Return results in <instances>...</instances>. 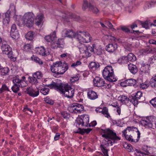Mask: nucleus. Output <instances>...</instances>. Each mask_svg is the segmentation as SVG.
Instances as JSON below:
<instances>
[{
	"mask_svg": "<svg viewBox=\"0 0 156 156\" xmlns=\"http://www.w3.org/2000/svg\"><path fill=\"white\" fill-rule=\"evenodd\" d=\"M102 114H103L105 117L109 118L110 117L109 114L108 112V109L106 107H104L103 108V111Z\"/></svg>",
	"mask_w": 156,
	"mask_h": 156,
	"instance_id": "4c0bfd02",
	"label": "nucleus"
},
{
	"mask_svg": "<svg viewBox=\"0 0 156 156\" xmlns=\"http://www.w3.org/2000/svg\"><path fill=\"white\" fill-rule=\"evenodd\" d=\"M126 60L128 61L134 62L136 60V58L134 55L133 53H130L127 56H126Z\"/></svg>",
	"mask_w": 156,
	"mask_h": 156,
	"instance_id": "473e14b6",
	"label": "nucleus"
},
{
	"mask_svg": "<svg viewBox=\"0 0 156 156\" xmlns=\"http://www.w3.org/2000/svg\"><path fill=\"white\" fill-rule=\"evenodd\" d=\"M58 48H62L64 47V40L63 39H58L56 42Z\"/></svg>",
	"mask_w": 156,
	"mask_h": 156,
	"instance_id": "c03bdc74",
	"label": "nucleus"
},
{
	"mask_svg": "<svg viewBox=\"0 0 156 156\" xmlns=\"http://www.w3.org/2000/svg\"><path fill=\"white\" fill-rule=\"evenodd\" d=\"M63 36L64 37H68L69 38H76L77 33L76 34L72 30H64L62 32Z\"/></svg>",
	"mask_w": 156,
	"mask_h": 156,
	"instance_id": "4468645a",
	"label": "nucleus"
},
{
	"mask_svg": "<svg viewBox=\"0 0 156 156\" xmlns=\"http://www.w3.org/2000/svg\"><path fill=\"white\" fill-rule=\"evenodd\" d=\"M140 70L142 72L145 74H149V66L148 65L142 66Z\"/></svg>",
	"mask_w": 156,
	"mask_h": 156,
	"instance_id": "e433bc0d",
	"label": "nucleus"
},
{
	"mask_svg": "<svg viewBox=\"0 0 156 156\" xmlns=\"http://www.w3.org/2000/svg\"><path fill=\"white\" fill-rule=\"evenodd\" d=\"M62 115L65 119H68L70 116L69 114L66 112H63L61 113Z\"/></svg>",
	"mask_w": 156,
	"mask_h": 156,
	"instance_id": "6e6d98bb",
	"label": "nucleus"
},
{
	"mask_svg": "<svg viewBox=\"0 0 156 156\" xmlns=\"http://www.w3.org/2000/svg\"><path fill=\"white\" fill-rule=\"evenodd\" d=\"M10 16L9 15H7V14L5 13L2 20V23L4 25L7 26L9 23L10 22Z\"/></svg>",
	"mask_w": 156,
	"mask_h": 156,
	"instance_id": "7c9ffc66",
	"label": "nucleus"
},
{
	"mask_svg": "<svg viewBox=\"0 0 156 156\" xmlns=\"http://www.w3.org/2000/svg\"><path fill=\"white\" fill-rule=\"evenodd\" d=\"M35 52L42 56H46L49 55L51 52L50 49L48 48L45 49L43 47H37L35 48Z\"/></svg>",
	"mask_w": 156,
	"mask_h": 156,
	"instance_id": "9b49d317",
	"label": "nucleus"
},
{
	"mask_svg": "<svg viewBox=\"0 0 156 156\" xmlns=\"http://www.w3.org/2000/svg\"><path fill=\"white\" fill-rule=\"evenodd\" d=\"M95 44H93L92 46H87V53L91 54L92 52H94L98 54H100L101 53L100 50H98L96 48H95Z\"/></svg>",
	"mask_w": 156,
	"mask_h": 156,
	"instance_id": "4be33fe9",
	"label": "nucleus"
},
{
	"mask_svg": "<svg viewBox=\"0 0 156 156\" xmlns=\"http://www.w3.org/2000/svg\"><path fill=\"white\" fill-rule=\"evenodd\" d=\"M81 62L80 61H77L76 62L73 63L71 66L73 67H75L81 64Z\"/></svg>",
	"mask_w": 156,
	"mask_h": 156,
	"instance_id": "13d9d810",
	"label": "nucleus"
},
{
	"mask_svg": "<svg viewBox=\"0 0 156 156\" xmlns=\"http://www.w3.org/2000/svg\"><path fill=\"white\" fill-rule=\"evenodd\" d=\"M25 92L30 96L34 97L37 96L39 94V90H35L30 87L26 88Z\"/></svg>",
	"mask_w": 156,
	"mask_h": 156,
	"instance_id": "dca6fc26",
	"label": "nucleus"
},
{
	"mask_svg": "<svg viewBox=\"0 0 156 156\" xmlns=\"http://www.w3.org/2000/svg\"><path fill=\"white\" fill-rule=\"evenodd\" d=\"M104 38L110 41V42H113L115 41L116 38L110 35H106L104 36Z\"/></svg>",
	"mask_w": 156,
	"mask_h": 156,
	"instance_id": "37998d69",
	"label": "nucleus"
},
{
	"mask_svg": "<svg viewBox=\"0 0 156 156\" xmlns=\"http://www.w3.org/2000/svg\"><path fill=\"white\" fill-rule=\"evenodd\" d=\"M128 67L131 73L133 74H135L137 72V67L135 65L130 64L128 65Z\"/></svg>",
	"mask_w": 156,
	"mask_h": 156,
	"instance_id": "c85d7f7f",
	"label": "nucleus"
},
{
	"mask_svg": "<svg viewBox=\"0 0 156 156\" xmlns=\"http://www.w3.org/2000/svg\"><path fill=\"white\" fill-rule=\"evenodd\" d=\"M59 83L52 81L50 84H46L45 86L50 89H54L58 91Z\"/></svg>",
	"mask_w": 156,
	"mask_h": 156,
	"instance_id": "a878e982",
	"label": "nucleus"
},
{
	"mask_svg": "<svg viewBox=\"0 0 156 156\" xmlns=\"http://www.w3.org/2000/svg\"><path fill=\"white\" fill-rule=\"evenodd\" d=\"M33 76L37 79H40L42 76V74L40 72H37L33 74Z\"/></svg>",
	"mask_w": 156,
	"mask_h": 156,
	"instance_id": "09e8293b",
	"label": "nucleus"
},
{
	"mask_svg": "<svg viewBox=\"0 0 156 156\" xmlns=\"http://www.w3.org/2000/svg\"><path fill=\"white\" fill-rule=\"evenodd\" d=\"M76 126H78L79 127H81L83 126H84L83 122L80 116V117L77 118L76 120Z\"/></svg>",
	"mask_w": 156,
	"mask_h": 156,
	"instance_id": "a19ab883",
	"label": "nucleus"
},
{
	"mask_svg": "<svg viewBox=\"0 0 156 156\" xmlns=\"http://www.w3.org/2000/svg\"><path fill=\"white\" fill-rule=\"evenodd\" d=\"M25 79V76H23L20 79L17 76L13 78L12 81L14 85L23 87L26 86Z\"/></svg>",
	"mask_w": 156,
	"mask_h": 156,
	"instance_id": "9d476101",
	"label": "nucleus"
},
{
	"mask_svg": "<svg viewBox=\"0 0 156 156\" xmlns=\"http://www.w3.org/2000/svg\"><path fill=\"white\" fill-rule=\"evenodd\" d=\"M44 18V15L43 13H41L38 14L35 19V24L37 26L42 25Z\"/></svg>",
	"mask_w": 156,
	"mask_h": 156,
	"instance_id": "f3484780",
	"label": "nucleus"
},
{
	"mask_svg": "<svg viewBox=\"0 0 156 156\" xmlns=\"http://www.w3.org/2000/svg\"><path fill=\"white\" fill-rule=\"evenodd\" d=\"M69 86L67 83H59L58 91L64 94Z\"/></svg>",
	"mask_w": 156,
	"mask_h": 156,
	"instance_id": "412c9836",
	"label": "nucleus"
},
{
	"mask_svg": "<svg viewBox=\"0 0 156 156\" xmlns=\"http://www.w3.org/2000/svg\"><path fill=\"white\" fill-rule=\"evenodd\" d=\"M150 103L154 107L156 108V97L151 100Z\"/></svg>",
	"mask_w": 156,
	"mask_h": 156,
	"instance_id": "338daca9",
	"label": "nucleus"
},
{
	"mask_svg": "<svg viewBox=\"0 0 156 156\" xmlns=\"http://www.w3.org/2000/svg\"><path fill=\"white\" fill-rule=\"evenodd\" d=\"M121 28L122 30L126 33H128L130 32L129 29L127 27L125 26H122Z\"/></svg>",
	"mask_w": 156,
	"mask_h": 156,
	"instance_id": "69168bd1",
	"label": "nucleus"
},
{
	"mask_svg": "<svg viewBox=\"0 0 156 156\" xmlns=\"http://www.w3.org/2000/svg\"><path fill=\"white\" fill-rule=\"evenodd\" d=\"M105 24L107 25L110 28L112 29V31L115 30V29L113 28V25L110 22L106 21Z\"/></svg>",
	"mask_w": 156,
	"mask_h": 156,
	"instance_id": "052dcab7",
	"label": "nucleus"
},
{
	"mask_svg": "<svg viewBox=\"0 0 156 156\" xmlns=\"http://www.w3.org/2000/svg\"><path fill=\"white\" fill-rule=\"evenodd\" d=\"M102 75L105 80L109 82H112L117 80L115 77L113 69L111 66H107L104 68L103 71Z\"/></svg>",
	"mask_w": 156,
	"mask_h": 156,
	"instance_id": "7ed1b4c3",
	"label": "nucleus"
},
{
	"mask_svg": "<svg viewBox=\"0 0 156 156\" xmlns=\"http://www.w3.org/2000/svg\"><path fill=\"white\" fill-rule=\"evenodd\" d=\"M94 85V86L104 88H109L110 85L105 82L104 79L100 77H96L93 80Z\"/></svg>",
	"mask_w": 156,
	"mask_h": 156,
	"instance_id": "1a4fd4ad",
	"label": "nucleus"
},
{
	"mask_svg": "<svg viewBox=\"0 0 156 156\" xmlns=\"http://www.w3.org/2000/svg\"><path fill=\"white\" fill-rule=\"evenodd\" d=\"M44 38L48 42H51L54 41L56 39V32L54 31L52 34L45 36Z\"/></svg>",
	"mask_w": 156,
	"mask_h": 156,
	"instance_id": "5701e85b",
	"label": "nucleus"
},
{
	"mask_svg": "<svg viewBox=\"0 0 156 156\" xmlns=\"http://www.w3.org/2000/svg\"><path fill=\"white\" fill-rule=\"evenodd\" d=\"M49 92V89L47 87H43L40 90V92L44 95H46L48 94Z\"/></svg>",
	"mask_w": 156,
	"mask_h": 156,
	"instance_id": "a18cd8bd",
	"label": "nucleus"
},
{
	"mask_svg": "<svg viewBox=\"0 0 156 156\" xmlns=\"http://www.w3.org/2000/svg\"><path fill=\"white\" fill-rule=\"evenodd\" d=\"M1 74L2 75L5 76L8 74L9 70L8 67H3L0 69Z\"/></svg>",
	"mask_w": 156,
	"mask_h": 156,
	"instance_id": "72a5a7b5",
	"label": "nucleus"
},
{
	"mask_svg": "<svg viewBox=\"0 0 156 156\" xmlns=\"http://www.w3.org/2000/svg\"><path fill=\"white\" fill-rule=\"evenodd\" d=\"M69 111L71 113L79 114L83 113L84 111V107L81 104L75 103L68 108Z\"/></svg>",
	"mask_w": 156,
	"mask_h": 156,
	"instance_id": "423d86ee",
	"label": "nucleus"
},
{
	"mask_svg": "<svg viewBox=\"0 0 156 156\" xmlns=\"http://www.w3.org/2000/svg\"><path fill=\"white\" fill-rule=\"evenodd\" d=\"M10 35L12 38L15 39H17L20 37V34L18 30L11 32Z\"/></svg>",
	"mask_w": 156,
	"mask_h": 156,
	"instance_id": "c9c22d12",
	"label": "nucleus"
},
{
	"mask_svg": "<svg viewBox=\"0 0 156 156\" xmlns=\"http://www.w3.org/2000/svg\"><path fill=\"white\" fill-rule=\"evenodd\" d=\"M136 80L133 79H130L126 80L124 82L121 83V84H123L125 83V84L123 85V86H134L136 84Z\"/></svg>",
	"mask_w": 156,
	"mask_h": 156,
	"instance_id": "b1692460",
	"label": "nucleus"
},
{
	"mask_svg": "<svg viewBox=\"0 0 156 156\" xmlns=\"http://www.w3.org/2000/svg\"><path fill=\"white\" fill-rule=\"evenodd\" d=\"M32 58L33 60L35 62L38 63L39 65H42L43 64V62L42 60L37 57H32Z\"/></svg>",
	"mask_w": 156,
	"mask_h": 156,
	"instance_id": "8fccbe9b",
	"label": "nucleus"
},
{
	"mask_svg": "<svg viewBox=\"0 0 156 156\" xmlns=\"http://www.w3.org/2000/svg\"><path fill=\"white\" fill-rule=\"evenodd\" d=\"M122 133L126 139L131 142H138L140 137V133L138 129L133 126H128Z\"/></svg>",
	"mask_w": 156,
	"mask_h": 156,
	"instance_id": "f257e3e1",
	"label": "nucleus"
},
{
	"mask_svg": "<svg viewBox=\"0 0 156 156\" xmlns=\"http://www.w3.org/2000/svg\"><path fill=\"white\" fill-rule=\"evenodd\" d=\"M141 25L143 27L145 28L146 29L148 28V23L147 21H145L143 23H142Z\"/></svg>",
	"mask_w": 156,
	"mask_h": 156,
	"instance_id": "774afa93",
	"label": "nucleus"
},
{
	"mask_svg": "<svg viewBox=\"0 0 156 156\" xmlns=\"http://www.w3.org/2000/svg\"><path fill=\"white\" fill-rule=\"evenodd\" d=\"M56 76L62 74L68 69V65L66 63H62L60 61Z\"/></svg>",
	"mask_w": 156,
	"mask_h": 156,
	"instance_id": "ddd939ff",
	"label": "nucleus"
},
{
	"mask_svg": "<svg viewBox=\"0 0 156 156\" xmlns=\"http://www.w3.org/2000/svg\"><path fill=\"white\" fill-rule=\"evenodd\" d=\"M25 37L28 40H32L34 37V32L31 31L28 32L26 35Z\"/></svg>",
	"mask_w": 156,
	"mask_h": 156,
	"instance_id": "2f4dec72",
	"label": "nucleus"
},
{
	"mask_svg": "<svg viewBox=\"0 0 156 156\" xmlns=\"http://www.w3.org/2000/svg\"><path fill=\"white\" fill-rule=\"evenodd\" d=\"M129 101L133 104L134 106L137 105L138 104V99L134 96H132L129 98Z\"/></svg>",
	"mask_w": 156,
	"mask_h": 156,
	"instance_id": "f704fd0d",
	"label": "nucleus"
},
{
	"mask_svg": "<svg viewBox=\"0 0 156 156\" xmlns=\"http://www.w3.org/2000/svg\"><path fill=\"white\" fill-rule=\"evenodd\" d=\"M153 122L147 119L142 120L140 121L141 124L146 128H151L153 129L155 128L156 129V121L154 122V124Z\"/></svg>",
	"mask_w": 156,
	"mask_h": 156,
	"instance_id": "f8f14e48",
	"label": "nucleus"
},
{
	"mask_svg": "<svg viewBox=\"0 0 156 156\" xmlns=\"http://www.w3.org/2000/svg\"><path fill=\"white\" fill-rule=\"evenodd\" d=\"M117 48V45L116 44H109L106 47V50L111 53L114 52Z\"/></svg>",
	"mask_w": 156,
	"mask_h": 156,
	"instance_id": "393cba45",
	"label": "nucleus"
},
{
	"mask_svg": "<svg viewBox=\"0 0 156 156\" xmlns=\"http://www.w3.org/2000/svg\"><path fill=\"white\" fill-rule=\"evenodd\" d=\"M91 129L89 128L83 129L80 131V133L82 135H83L84 133H85L87 134L88 133L91 131Z\"/></svg>",
	"mask_w": 156,
	"mask_h": 156,
	"instance_id": "4d7b16f0",
	"label": "nucleus"
},
{
	"mask_svg": "<svg viewBox=\"0 0 156 156\" xmlns=\"http://www.w3.org/2000/svg\"><path fill=\"white\" fill-rule=\"evenodd\" d=\"M103 134L102 136L105 137V141L108 145L112 146L113 144L117 143L120 140V137L117 136L116 133L112 130L109 128L103 129Z\"/></svg>",
	"mask_w": 156,
	"mask_h": 156,
	"instance_id": "f03ea898",
	"label": "nucleus"
},
{
	"mask_svg": "<svg viewBox=\"0 0 156 156\" xmlns=\"http://www.w3.org/2000/svg\"><path fill=\"white\" fill-rule=\"evenodd\" d=\"M60 61H57L53 63L50 66V70L51 72L54 73V75L56 76L58 71L59 66L60 65Z\"/></svg>",
	"mask_w": 156,
	"mask_h": 156,
	"instance_id": "6ab92c4d",
	"label": "nucleus"
},
{
	"mask_svg": "<svg viewBox=\"0 0 156 156\" xmlns=\"http://www.w3.org/2000/svg\"><path fill=\"white\" fill-rule=\"evenodd\" d=\"M76 39L81 44L90 42L92 40V37L89 33L87 32L80 31L77 32Z\"/></svg>",
	"mask_w": 156,
	"mask_h": 156,
	"instance_id": "39448f33",
	"label": "nucleus"
},
{
	"mask_svg": "<svg viewBox=\"0 0 156 156\" xmlns=\"http://www.w3.org/2000/svg\"><path fill=\"white\" fill-rule=\"evenodd\" d=\"M16 6L13 3L11 4L9 8L6 13L14 17L16 15Z\"/></svg>",
	"mask_w": 156,
	"mask_h": 156,
	"instance_id": "aec40b11",
	"label": "nucleus"
},
{
	"mask_svg": "<svg viewBox=\"0 0 156 156\" xmlns=\"http://www.w3.org/2000/svg\"><path fill=\"white\" fill-rule=\"evenodd\" d=\"M29 82L32 84H35L38 82L37 79L34 76L30 77L28 78Z\"/></svg>",
	"mask_w": 156,
	"mask_h": 156,
	"instance_id": "de8ad7c7",
	"label": "nucleus"
},
{
	"mask_svg": "<svg viewBox=\"0 0 156 156\" xmlns=\"http://www.w3.org/2000/svg\"><path fill=\"white\" fill-rule=\"evenodd\" d=\"M99 66L98 63L95 62H91L90 64V67L91 69H96L99 67Z\"/></svg>",
	"mask_w": 156,
	"mask_h": 156,
	"instance_id": "49530a36",
	"label": "nucleus"
},
{
	"mask_svg": "<svg viewBox=\"0 0 156 156\" xmlns=\"http://www.w3.org/2000/svg\"><path fill=\"white\" fill-rule=\"evenodd\" d=\"M142 94L141 92L138 91L136 93L135 95L134 96L138 99H140L142 96Z\"/></svg>",
	"mask_w": 156,
	"mask_h": 156,
	"instance_id": "e2e57ef3",
	"label": "nucleus"
},
{
	"mask_svg": "<svg viewBox=\"0 0 156 156\" xmlns=\"http://www.w3.org/2000/svg\"><path fill=\"white\" fill-rule=\"evenodd\" d=\"M150 83L152 87H156V74L153 76L150 81Z\"/></svg>",
	"mask_w": 156,
	"mask_h": 156,
	"instance_id": "ea45409f",
	"label": "nucleus"
},
{
	"mask_svg": "<svg viewBox=\"0 0 156 156\" xmlns=\"http://www.w3.org/2000/svg\"><path fill=\"white\" fill-rule=\"evenodd\" d=\"M44 101L47 103L49 104L50 105H53L54 104L53 101L48 98H45Z\"/></svg>",
	"mask_w": 156,
	"mask_h": 156,
	"instance_id": "0e129e2a",
	"label": "nucleus"
},
{
	"mask_svg": "<svg viewBox=\"0 0 156 156\" xmlns=\"http://www.w3.org/2000/svg\"><path fill=\"white\" fill-rule=\"evenodd\" d=\"M1 49L3 53L7 55L8 57L12 61H15L16 60V58L12 56V48L10 46L7 44H2L1 46Z\"/></svg>",
	"mask_w": 156,
	"mask_h": 156,
	"instance_id": "6e6552de",
	"label": "nucleus"
},
{
	"mask_svg": "<svg viewBox=\"0 0 156 156\" xmlns=\"http://www.w3.org/2000/svg\"><path fill=\"white\" fill-rule=\"evenodd\" d=\"M79 80V78L78 76L72 77L70 79V82L71 83H73Z\"/></svg>",
	"mask_w": 156,
	"mask_h": 156,
	"instance_id": "680f3d73",
	"label": "nucleus"
},
{
	"mask_svg": "<svg viewBox=\"0 0 156 156\" xmlns=\"http://www.w3.org/2000/svg\"><path fill=\"white\" fill-rule=\"evenodd\" d=\"M112 107L116 108V112L119 115H120L121 113V106H119V103L117 102H113L111 105Z\"/></svg>",
	"mask_w": 156,
	"mask_h": 156,
	"instance_id": "cd10ccee",
	"label": "nucleus"
},
{
	"mask_svg": "<svg viewBox=\"0 0 156 156\" xmlns=\"http://www.w3.org/2000/svg\"><path fill=\"white\" fill-rule=\"evenodd\" d=\"M100 147L101 151L104 154V156H108V150L106 148L105 146L104 145L101 144L100 145Z\"/></svg>",
	"mask_w": 156,
	"mask_h": 156,
	"instance_id": "79ce46f5",
	"label": "nucleus"
},
{
	"mask_svg": "<svg viewBox=\"0 0 156 156\" xmlns=\"http://www.w3.org/2000/svg\"><path fill=\"white\" fill-rule=\"evenodd\" d=\"M140 88L142 89H144L147 88L149 86L148 83L147 82H145L140 84Z\"/></svg>",
	"mask_w": 156,
	"mask_h": 156,
	"instance_id": "bf43d9fd",
	"label": "nucleus"
},
{
	"mask_svg": "<svg viewBox=\"0 0 156 156\" xmlns=\"http://www.w3.org/2000/svg\"><path fill=\"white\" fill-rule=\"evenodd\" d=\"M68 87L64 94L68 98H73L74 94V89L72 88L70 85Z\"/></svg>",
	"mask_w": 156,
	"mask_h": 156,
	"instance_id": "a211bd4d",
	"label": "nucleus"
},
{
	"mask_svg": "<svg viewBox=\"0 0 156 156\" xmlns=\"http://www.w3.org/2000/svg\"><path fill=\"white\" fill-rule=\"evenodd\" d=\"M87 96L88 99L91 100H94L98 98L97 93L92 90H89L87 91Z\"/></svg>",
	"mask_w": 156,
	"mask_h": 156,
	"instance_id": "2eb2a0df",
	"label": "nucleus"
},
{
	"mask_svg": "<svg viewBox=\"0 0 156 156\" xmlns=\"http://www.w3.org/2000/svg\"><path fill=\"white\" fill-rule=\"evenodd\" d=\"M126 59H127L126 56H122L118 59V61L119 63H124L126 62Z\"/></svg>",
	"mask_w": 156,
	"mask_h": 156,
	"instance_id": "5fc2aeb1",
	"label": "nucleus"
},
{
	"mask_svg": "<svg viewBox=\"0 0 156 156\" xmlns=\"http://www.w3.org/2000/svg\"><path fill=\"white\" fill-rule=\"evenodd\" d=\"M79 49L81 53H87V48L84 44H81V46H79Z\"/></svg>",
	"mask_w": 156,
	"mask_h": 156,
	"instance_id": "58836bf2",
	"label": "nucleus"
},
{
	"mask_svg": "<svg viewBox=\"0 0 156 156\" xmlns=\"http://www.w3.org/2000/svg\"><path fill=\"white\" fill-rule=\"evenodd\" d=\"M80 116L83 122L84 126H88L89 120V115L86 114H83L81 115Z\"/></svg>",
	"mask_w": 156,
	"mask_h": 156,
	"instance_id": "bb28decb",
	"label": "nucleus"
},
{
	"mask_svg": "<svg viewBox=\"0 0 156 156\" xmlns=\"http://www.w3.org/2000/svg\"><path fill=\"white\" fill-rule=\"evenodd\" d=\"M5 91H9V87L5 85H3L2 88L0 89V93H1Z\"/></svg>",
	"mask_w": 156,
	"mask_h": 156,
	"instance_id": "603ef678",
	"label": "nucleus"
},
{
	"mask_svg": "<svg viewBox=\"0 0 156 156\" xmlns=\"http://www.w3.org/2000/svg\"><path fill=\"white\" fill-rule=\"evenodd\" d=\"M32 48V45L30 44H25L23 46V50L26 51L30 50Z\"/></svg>",
	"mask_w": 156,
	"mask_h": 156,
	"instance_id": "3c124183",
	"label": "nucleus"
},
{
	"mask_svg": "<svg viewBox=\"0 0 156 156\" xmlns=\"http://www.w3.org/2000/svg\"><path fill=\"white\" fill-rule=\"evenodd\" d=\"M18 86L14 85L12 87V90L14 92L16 93L19 90V87Z\"/></svg>",
	"mask_w": 156,
	"mask_h": 156,
	"instance_id": "864d4df0",
	"label": "nucleus"
},
{
	"mask_svg": "<svg viewBox=\"0 0 156 156\" xmlns=\"http://www.w3.org/2000/svg\"><path fill=\"white\" fill-rule=\"evenodd\" d=\"M87 8H88L90 10L95 14H97L99 12L98 9L94 6L93 1L88 2L87 0H83L82 9L83 10H85Z\"/></svg>",
	"mask_w": 156,
	"mask_h": 156,
	"instance_id": "0eeeda50",
	"label": "nucleus"
},
{
	"mask_svg": "<svg viewBox=\"0 0 156 156\" xmlns=\"http://www.w3.org/2000/svg\"><path fill=\"white\" fill-rule=\"evenodd\" d=\"M34 15L32 12L26 13L23 16V24L28 27H32L34 23Z\"/></svg>",
	"mask_w": 156,
	"mask_h": 156,
	"instance_id": "20e7f679",
	"label": "nucleus"
},
{
	"mask_svg": "<svg viewBox=\"0 0 156 156\" xmlns=\"http://www.w3.org/2000/svg\"><path fill=\"white\" fill-rule=\"evenodd\" d=\"M118 100L123 104H126L129 101V98L125 95H121L118 97Z\"/></svg>",
	"mask_w": 156,
	"mask_h": 156,
	"instance_id": "c756f323",
	"label": "nucleus"
}]
</instances>
